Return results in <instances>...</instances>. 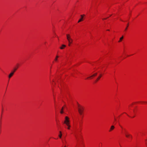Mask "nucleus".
<instances>
[{"label": "nucleus", "mask_w": 147, "mask_h": 147, "mask_svg": "<svg viewBox=\"0 0 147 147\" xmlns=\"http://www.w3.org/2000/svg\"><path fill=\"white\" fill-rule=\"evenodd\" d=\"M78 110L79 114L82 115L83 112L84 108L82 106L80 105V104L78 103Z\"/></svg>", "instance_id": "obj_1"}, {"label": "nucleus", "mask_w": 147, "mask_h": 147, "mask_svg": "<svg viewBox=\"0 0 147 147\" xmlns=\"http://www.w3.org/2000/svg\"><path fill=\"white\" fill-rule=\"evenodd\" d=\"M63 123L65 125L70 124L69 118L68 117L66 116L65 117V120Z\"/></svg>", "instance_id": "obj_2"}, {"label": "nucleus", "mask_w": 147, "mask_h": 147, "mask_svg": "<svg viewBox=\"0 0 147 147\" xmlns=\"http://www.w3.org/2000/svg\"><path fill=\"white\" fill-rule=\"evenodd\" d=\"M66 37H67V39L68 41V42H69L70 40L71 41V40H72V39L71 38V36L69 34H66Z\"/></svg>", "instance_id": "obj_3"}, {"label": "nucleus", "mask_w": 147, "mask_h": 147, "mask_svg": "<svg viewBox=\"0 0 147 147\" xmlns=\"http://www.w3.org/2000/svg\"><path fill=\"white\" fill-rule=\"evenodd\" d=\"M125 136L127 138L130 137L131 138H132V136L131 135L129 134L128 133H126L125 134Z\"/></svg>", "instance_id": "obj_4"}, {"label": "nucleus", "mask_w": 147, "mask_h": 147, "mask_svg": "<svg viewBox=\"0 0 147 147\" xmlns=\"http://www.w3.org/2000/svg\"><path fill=\"white\" fill-rule=\"evenodd\" d=\"M102 76V74H100L99 76H98V77L96 79V82H97V81H98L100 79V78Z\"/></svg>", "instance_id": "obj_5"}, {"label": "nucleus", "mask_w": 147, "mask_h": 147, "mask_svg": "<svg viewBox=\"0 0 147 147\" xmlns=\"http://www.w3.org/2000/svg\"><path fill=\"white\" fill-rule=\"evenodd\" d=\"M14 74L13 72L12 71L8 76L9 78H10L13 76Z\"/></svg>", "instance_id": "obj_6"}, {"label": "nucleus", "mask_w": 147, "mask_h": 147, "mask_svg": "<svg viewBox=\"0 0 147 147\" xmlns=\"http://www.w3.org/2000/svg\"><path fill=\"white\" fill-rule=\"evenodd\" d=\"M97 75V73H95L94 74H93V75H92L91 76H90L89 77H88L87 78V79H88L89 78H91L92 77H93L94 76H96Z\"/></svg>", "instance_id": "obj_7"}, {"label": "nucleus", "mask_w": 147, "mask_h": 147, "mask_svg": "<svg viewBox=\"0 0 147 147\" xmlns=\"http://www.w3.org/2000/svg\"><path fill=\"white\" fill-rule=\"evenodd\" d=\"M85 15L84 14H83V15H81V18H80L78 21V22L79 23V22H80L82 21V18H83V17Z\"/></svg>", "instance_id": "obj_8"}, {"label": "nucleus", "mask_w": 147, "mask_h": 147, "mask_svg": "<svg viewBox=\"0 0 147 147\" xmlns=\"http://www.w3.org/2000/svg\"><path fill=\"white\" fill-rule=\"evenodd\" d=\"M114 128H115V127L114 126L112 125L111 126V128H110L109 131H111L113 130L114 129Z\"/></svg>", "instance_id": "obj_9"}, {"label": "nucleus", "mask_w": 147, "mask_h": 147, "mask_svg": "<svg viewBox=\"0 0 147 147\" xmlns=\"http://www.w3.org/2000/svg\"><path fill=\"white\" fill-rule=\"evenodd\" d=\"M66 125L67 127H65L66 128H67L68 129H70V127H71V126L70 125V124H66Z\"/></svg>", "instance_id": "obj_10"}, {"label": "nucleus", "mask_w": 147, "mask_h": 147, "mask_svg": "<svg viewBox=\"0 0 147 147\" xmlns=\"http://www.w3.org/2000/svg\"><path fill=\"white\" fill-rule=\"evenodd\" d=\"M63 109H64V107H63L61 109V111L60 112V113H61V114H63Z\"/></svg>", "instance_id": "obj_11"}, {"label": "nucleus", "mask_w": 147, "mask_h": 147, "mask_svg": "<svg viewBox=\"0 0 147 147\" xmlns=\"http://www.w3.org/2000/svg\"><path fill=\"white\" fill-rule=\"evenodd\" d=\"M65 47H66L65 45H62V46L60 47V48L61 49H63Z\"/></svg>", "instance_id": "obj_12"}, {"label": "nucleus", "mask_w": 147, "mask_h": 147, "mask_svg": "<svg viewBox=\"0 0 147 147\" xmlns=\"http://www.w3.org/2000/svg\"><path fill=\"white\" fill-rule=\"evenodd\" d=\"M59 57V56L58 55H57L55 59V61H57V59Z\"/></svg>", "instance_id": "obj_13"}, {"label": "nucleus", "mask_w": 147, "mask_h": 147, "mask_svg": "<svg viewBox=\"0 0 147 147\" xmlns=\"http://www.w3.org/2000/svg\"><path fill=\"white\" fill-rule=\"evenodd\" d=\"M69 41V42H69L68 45L69 46H70V44L71 43H72V42H73V40L72 39L71 40V41L70 40Z\"/></svg>", "instance_id": "obj_14"}, {"label": "nucleus", "mask_w": 147, "mask_h": 147, "mask_svg": "<svg viewBox=\"0 0 147 147\" xmlns=\"http://www.w3.org/2000/svg\"><path fill=\"white\" fill-rule=\"evenodd\" d=\"M60 134L59 135V137L60 138H61L62 136L61 132V131H59Z\"/></svg>", "instance_id": "obj_15"}, {"label": "nucleus", "mask_w": 147, "mask_h": 147, "mask_svg": "<svg viewBox=\"0 0 147 147\" xmlns=\"http://www.w3.org/2000/svg\"><path fill=\"white\" fill-rule=\"evenodd\" d=\"M123 36H122L121 38H120L119 40V42H120L121 40L123 39Z\"/></svg>", "instance_id": "obj_16"}, {"label": "nucleus", "mask_w": 147, "mask_h": 147, "mask_svg": "<svg viewBox=\"0 0 147 147\" xmlns=\"http://www.w3.org/2000/svg\"><path fill=\"white\" fill-rule=\"evenodd\" d=\"M128 25H129V24H127V26H126V28H125V30L126 31L127 30V28L128 26Z\"/></svg>", "instance_id": "obj_17"}, {"label": "nucleus", "mask_w": 147, "mask_h": 147, "mask_svg": "<svg viewBox=\"0 0 147 147\" xmlns=\"http://www.w3.org/2000/svg\"><path fill=\"white\" fill-rule=\"evenodd\" d=\"M17 68L14 69V70L13 71H12V72H13V73H14L17 70Z\"/></svg>", "instance_id": "obj_18"}, {"label": "nucleus", "mask_w": 147, "mask_h": 147, "mask_svg": "<svg viewBox=\"0 0 147 147\" xmlns=\"http://www.w3.org/2000/svg\"><path fill=\"white\" fill-rule=\"evenodd\" d=\"M75 136L76 138L77 139V140H78V137L76 135H75Z\"/></svg>", "instance_id": "obj_19"}, {"label": "nucleus", "mask_w": 147, "mask_h": 147, "mask_svg": "<svg viewBox=\"0 0 147 147\" xmlns=\"http://www.w3.org/2000/svg\"><path fill=\"white\" fill-rule=\"evenodd\" d=\"M125 134L126 133H128L125 130Z\"/></svg>", "instance_id": "obj_20"}, {"label": "nucleus", "mask_w": 147, "mask_h": 147, "mask_svg": "<svg viewBox=\"0 0 147 147\" xmlns=\"http://www.w3.org/2000/svg\"><path fill=\"white\" fill-rule=\"evenodd\" d=\"M107 18H105V19H103V20H105V19H106Z\"/></svg>", "instance_id": "obj_21"}, {"label": "nucleus", "mask_w": 147, "mask_h": 147, "mask_svg": "<svg viewBox=\"0 0 147 147\" xmlns=\"http://www.w3.org/2000/svg\"><path fill=\"white\" fill-rule=\"evenodd\" d=\"M107 30V31H109V30Z\"/></svg>", "instance_id": "obj_22"}, {"label": "nucleus", "mask_w": 147, "mask_h": 147, "mask_svg": "<svg viewBox=\"0 0 147 147\" xmlns=\"http://www.w3.org/2000/svg\"><path fill=\"white\" fill-rule=\"evenodd\" d=\"M66 147V146H65L64 147Z\"/></svg>", "instance_id": "obj_23"}]
</instances>
